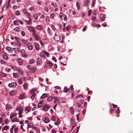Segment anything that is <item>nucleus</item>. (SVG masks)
I'll use <instances>...</instances> for the list:
<instances>
[{
    "mask_svg": "<svg viewBox=\"0 0 133 133\" xmlns=\"http://www.w3.org/2000/svg\"><path fill=\"white\" fill-rule=\"evenodd\" d=\"M74 122V120L73 118H71V125H73Z\"/></svg>",
    "mask_w": 133,
    "mask_h": 133,
    "instance_id": "45",
    "label": "nucleus"
},
{
    "mask_svg": "<svg viewBox=\"0 0 133 133\" xmlns=\"http://www.w3.org/2000/svg\"><path fill=\"white\" fill-rule=\"evenodd\" d=\"M30 110V106H28L26 108L25 110L28 111H29Z\"/></svg>",
    "mask_w": 133,
    "mask_h": 133,
    "instance_id": "30",
    "label": "nucleus"
},
{
    "mask_svg": "<svg viewBox=\"0 0 133 133\" xmlns=\"http://www.w3.org/2000/svg\"><path fill=\"white\" fill-rule=\"evenodd\" d=\"M76 6L78 10H79L80 8V5L78 1H77L76 2Z\"/></svg>",
    "mask_w": 133,
    "mask_h": 133,
    "instance_id": "22",
    "label": "nucleus"
},
{
    "mask_svg": "<svg viewBox=\"0 0 133 133\" xmlns=\"http://www.w3.org/2000/svg\"><path fill=\"white\" fill-rule=\"evenodd\" d=\"M0 75L1 77H6L7 75L6 74L2 72H0Z\"/></svg>",
    "mask_w": 133,
    "mask_h": 133,
    "instance_id": "12",
    "label": "nucleus"
},
{
    "mask_svg": "<svg viewBox=\"0 0 133 133\" xmlns=\"http://www.w3.org/2000/svg\"><path fill=\"white\" fill-rule=\"evenodd\" d=\"M17 62L18 64L20 65H22L23 63V61L21 59H18Z\"/></svg>",
    "mask_w": 133,
    "mask_h": 133,
    "instance_id": "8",
    "label": "nucleus"
},
{
    "mask_svg": "<svg viewBox=\"0 0 133 133\" xmlns=\"http://www.w3.org/2000/svg\"><path fill=\"white\" fill-rule=\"evenodd\" d=\"M21 106H19V107L18 108H17L16 109V110H18V111H20L21 110Z\"/></svg>",
    "mask_w": 133,
    "mask_h": 133,
    "instance_id": "47",
    "label": "nucleus"
},
{
    "mask_svg": "<svg viewBox=\"0 0 133 133\" xmlns=\"http://www.w3.org/2000/svg\"><path fill=\"white\" fill-rule=\"evenodd\" d=\"M36 96V94L35 93H34V94L33 95H32L30 97V98L31 99H33Z\"/></svg>",
    "mask_w": 133,
    "mask_h": 133,
    "instance_id": "40",
    "label": "nucleus"
},
{
    "mask_svg": "<svg viewBox=\"0 0 133 133\" xmlns=\"http://www.w3.org/2000/svg\"><path fill=\"white\" fill-rule=\"evenodd\" d=\"M33 17L36 19H37L38 18V15L37 14H36L35 15H34Z\"/></svg>",
    "mask_w": 133,
    "mask_h": 133,
    "instance_id": "53",
    "label": "nucleus"
},
{
    "mask_svg": "<svg viewBox=\"0 0 133 133\" xmlns=\"http://www.w3.org/2000/svg\"><path fill=\"white\" fill-rule=\"evenodd\" d=\"M47 63L48 64L49 66L50 67H51L53 66V65L52 63L49 61H47Z\"/></svg>",
    "mask_w": 133,
    "mask_h": 133,
    "instance_id": "36",
    "label": "nucleus"
},
{
    "mask_svg": "<svg viewBox=\"0 0 133 133\" xmlns=\"http://www.w3.org/2000/svg\"><path fill=\"white\" fill-rule=\"evenodd\" d=\"M6 49L9 52H12L13 51V50L10 47H7L6 48Z\"/></svg>",
    "mask_w": 133,
    "mask_h": 133,
    "instance_id": "9",
    "label": "nucleus"
},
{
    "mask_svg": "<svg viewBox=\"0 0 133 133\" xmlns=\"http://www.w3.org/2000/svg\"><path fill=\"white\" fill-rule=\"evenodd\" d=\"M34 44L35 47L36 49L37 50H39V47L38 44L36 43H34Z\"/></svg>",
    "mask_w": 133,
    "mask_h": 133,
    "instance_id": "7",
    "label": "nucleus"
},
{
    "mask_svg": "<svg viewBox=\"0 0 133 133\" xmlns=\"http://www.w3.org/2000/svg\"><path fill=\"white\" fill-rule=\"evenodd\" d=\"M54 98V97L53 96L51 97L48 98V101L49 102L51 101Z\"/></svg>",
    "mask_w": 133,
    "mask_h": 133,
    "instance_id": "35",
    "label": "nucleus"
},
{
    "mask_svg": "<svg viewBox=\"0 0 133 133\" xmlns=\"http://www.w3.org/2000/svg\"><path fill=\"white\" fill-rule=\"evenodd\" d=\"M13 76L15 78H18L19 77L18 74L16 73H14L13 74Z\"/></svg>",
    "mask_w": 133,
    "mask_h": 133,
    "instance_id": "21",
    "label": "nucleus"
},
{
    "mask_svg": "<svg viewBox=\"0 0 133 133\" xmlns=\"http://www.w3.org/2000/svg\"><path fill=\"white\" fill-rule=\"evenodd\" d=\"M71 28V26H68L66 27L65 29L67 31H68Z\"/></svg>",
    "mask_w": 133,
    "mask_h": 133,
    "instance_id": "38",
    "label": "nucleus"
},
{
    "mask_svg": "<svg viewBox=\"0 0 133 133\" xmlns=\"http://www.w3.org/2000/svg\"><path fill=\"white\" fill-rule=\"evenodd\" d=\"M89 2V0H85L84 1V5L86 6H87Z\"/></svg>",
    "mask_w": 133,
    "mask_h": 133,
    "instance_id": "10",
    "label": "nucleus"
},
{
    "mask_svg": "<svg viewBox=\"0 0 133 133\" xmlns=\"http://www.w3.org/2000/svg\"><path fill=\"white\" fill-rule=\"evenodd\" d=\"M119 107H118L117 108V110H116V112L118 114H119V112L120 111V110H119Z\"/></svg>",
    "mask_w": 133,
    "mask_h": 133,
    "instance_id": "49",
    "label": "nucleus"
},
{
    "mask_svg": "<svg viewBox=\"0 0 133 133\" xmlns=\"http://www.w3.org/2000/svg\"><path fill=\"white\" fill-rule=\"evenodd\" d=\"M60 121V119L59 118H58L57 121L56 122H55V124L56 125H58L59 124V123Z\"/></svg>",
    "mask_w": 133,
    "mask_h": 133,
    "instance_id": "28",
    "label": "nucleus"
},
{
    "mask_svg": "<svg viewBox=\"0 0 133 133\" xmlns=\"http://www.w3.org/2000/svg\"><path fill=\"white\" fill-rule=\"evenodd\" d=\"M14 30L15 31H17L18 32L20 31V30H19V28L18 27H17Z\"/></svg>",
    "mask_w": 133,
    "mask_h": 133,
    "instance_id": "52",
    "label": "nucleus"
},
{
    "mask_svg": "<svg viewBox=\"0 0 133 133\" xmlns=\"http://www.w3.org/2000/svg\"><path fill=\"white\" fill-rule=\"evenodd\" d=\"M2 57L3 58L7 60L8 59V57L6 55H3Z\"/></svg>",
    "mask_w": 133,
    "mask_h": 133,
    "instance_id": "32",
    "label": "nucleus"
},
{
    "mask_svg": "<svg viewBox=\"0 0 133 133\" xmlns=\"http://www.w3.org/2000/svg\"><path fill=\"white\" fill-rule=\"evenodd\" d=\"M15 38L17 42H20L21 41L20 39L18 37L15 36Z\"/></svg>",
    "mask_w": 133,
    "mask_h": 133,
    "instance_id": "18",
    "label": "nucleus"
},
{
    "mask_svg": "<svg viewBox=\"0 0 133 133\" xmlns=\"http://www.w3.org/2000/svg\"><path fill=\"white\" fill-rule=\"evenodd\" d=\"M49 118L48 117H46L45 118L44 122L45 123H48L49 122Z\"/></svg>",
    "mask_w": 133,
    "mask_h": 133,
    "instance_id": "24",
    "label": "nucleus"
},
{
    "mask_svg": "<svg viewBox=\"0 0 133 133\" xmlns=\"http://www.w3.org/2000/svg\"><path fill=\"white\" fill-rule=\"evenodd\" d=\"M43 52L44 53V54L47 56L48 57L49 55V54L48 52L45 51H43Z\"/></svg>",
    "mask_w": 133,
    "mask_h": 133,
    "instance_id": "57",
    "label": "nucleus"
},
{
    "mask_svg": "<svg viewBox=\"0 0 133 133\" xmlns=\"http://www.w3.org/2000/svg\"><path fill=\"white\" fill-rule=\"evenodd\" d=\"M105 15L102 14H100V18L101 19V21L103 22L105 20Z\"/></svg>",
    "mask_w": 133,
    "mask_h": 133,
    "instance_id": "4",
    "label": "nucleus"
},
{
    "mask_svg": "<svg viewBox=\"0 0 133 133\" xmlns=\"http://www.w3.org/2000/svg\"><path fill=\"white\" fill-rule=\"evenodd\" d=\"M52 120L53 121H56V117L54 115H53L51 117Z\"/></svg>",
    "mask_w": 133,
    "mask_h": 133,
    "instance_id": "37",
    "label": "nucleus"
},
{
    "mask_svg": "<svg viewBox=\"0 0 133 133\" xmlns=\"http://www.w3.org/2000/svg\"><path fill=\"white\" fill-rule=\"evenodd\" d=\"M23 125L22 124L21 125V127H20V128L23 131H25L24 129V128H23Z\"/></svg>",
    "mask_w": 133,
    "mask_h": 133,
    "instance_id": "55",
    "label": "nucleus"
},
{
    "mask_svg": "<svg viewBox=\"0 0 133 133\" xmlns=\"http://www.w3.org/2000/svg\"><path fill=\"white\" fill-rule=\"evenodd\" d=\"M22 110L20 111L19 112V117L21 118L22 116H23V115H22Z\"/></svg>",
    "mask_w": 133,
    "mask_h": 133,
    "instance_id": "25",
    "label": "nucleus"
},
{
    "mask_svg": "<svg viewBox=\"0 0 133 133\" xmlns=\"http://www.w3.org/2000/svg\"><path fill=\"white\" fill-rule=\"evenodd\" d=\"M16 94L15 91H10L9 93V94L10 95L13 96Z\"/></svg>",
    "mask_w": 133,
    "mask_h": 133,
    "instance_id": "13",
    "label": "nucleus"
},
{
    "mask_svg": "<svg viewBox=\"0 0 133 133\" xmlns=\"http://www.w3.org/2000/svg\"><path fill=\"white\" fill-rule=\"evenodd\" d=\"M17 118L15 117L12 120V122H16L17 121Z\"/></svg>",
    "mask_w": 133,
    "mask_h": 133,
    "instance_id": "43",
    "label": "nucleus"
},
{
    "mask_svg": "<svg viewBox=\"0 0 133 133\" xmlns=\"http://www.w3.org/2000/svg\"><path fill=\"white\" fill-rule=\"evenodd\" d=\"M14 50L15 51H18L19 50V49L18 48H14Z\"/></svg>",
    "mask_w": 133,
    "mask_h": 133,
    "instance_id": "63",
    "label": "nucleus"
},
{
    "mask_svg": "<svg viewBox=\"0 0 133 133\" xmlns=\"http://www.w3.org/2000/svg\"><path fill=\"white\" fill-rule=\"evenodd\" d=\"M70 110L71 112L72 113V114H74V108L73 107H71L70 108Z\"/></svg>",
    "mask_w": 133,
    "mask_h": 133,
    "instance_id": "34",
    "label": "nucleus"
},
{
    "mask_svg": "<svg viewBox=\"0 0 133 133\" xmlns=\"http://www.w3.org/2000/svg\"><path fill=\"white\" fill-rule=\"evenodd\" d=\"M21 35H22V36H24L25 35V33L23 31H21Z\"/></svg>",
    "mask_w": 133,
    "mask_h": 133,
    "instance_id": "58",
    "label": "nucleus"
},
{
    "mask_svg": "<svg viewBox=\"0 0 133 133\" xmlns=\"http://www.w3.org/2000/svg\"><path fill=\"white\" fill-rule=\"evenodd\" d=\"M18 82L20 85H21L22 84L23 82L22 78H20L18 79Z\"/></svg>",
    "mask_w": 133,
    "mask_h": 133,
    "instance_id": "16",
    "label": "nucleus"
},
{
    "mask_svg": "<svg viewBox=\"0 0 133 133\" xmlns=\"http://www.w3.org/2000/svg\"><path fill=\"white\" fill-rule=\"evenodd\" d=\"M15 15H19L20 14L18 11H17L15 13Z\"/></svg>",
    "mask_w": 133,
    "mask_h": 133,
    "instance_id": "51",
    "label": "nucleus"
},
{
    "mask_svg": "<svg viewBox=\"0 0 133 133\" xmlns=\"http://www.w3.org/2000/svg\"><path fill=\"white\" fill-rule=\"evenodd\" d=\"M10 1V0H9L8 1V2L7 4L6 5V6L5 7V8H6V9H7V8H8L9 6ZM6 10V9H5V10Z\"/></svg>",
    "mask_w": 133,
    "mask_h": 133,
    "instance_id": "39",
    "label": "nucleus"
},
{
    "mask_svg": "<svg viewBox=\"0 0 133 133\" xmlns=\"http://www.w3.org/2000/svg\"><path fill=\"white\" fill-rule=\"evenodd\" d=\"M37 64H40L42 62V61L41 59L39 58H38L37 59Z\"/></svg>",
    "mask_w": 133,
    "mask_h": 133,
    "instance_id": "14",
    "label": "nucleus"
},
{
    "mask_svg": "<svg viewBox=\"0 0 133 133\" xmlns=\"http://www.w3.org/2000/svg\"><path fill=\"white\" fill-rule=\"evenodd\" d=\"M11 109V106L10 104H7L5 107V109L8 111L9 110Z\"/></svg>",
    "mask_w": 133,
    "mask_h": 133,
    "instance_id": "5",
    "label": "nucleus"
},
{
    "mask_svg": "<svg viewBox=\"0 0 133 133\" xmlns=\"http://www.w3.org/2000/svg\"><path fill=\"white\" fill-rule=\"evenodd\" d=\"M24 97V95L23 94H21L19 96V98L20 99H22Z\"/></svg>",
    "mask_w": 133,
    "mask_h": 133,
    "instance_id": "23",
    "label": "nucleus"
},
{
    "mask_svg": "<svg viewBox=\"0 0 133 133\" xmlns=\"http://www.w3.org/2000/svg\"><path fill=\"white\" fill-rule=\"evenodd\" d=\"M17 85V83L15 82H13L9 84L8 85L10 88L14 87H16Z\"/></svg>",
    "mask_w": 133,
    "mask_h": 133,
    "instance_id": "2",
    "label": "nucleus"
},
{
    "mask_svg": "<svg viewBox=\"0 0 133 133\" xmlns=\"http://www.w3.org/2000/svg\"><path fill=\"white\" fill-rule=\"evenodd\" d=\"M36 69L35 68H33L31 69V70L32 72H34L36 71Z\"/></svg>",
    "mask_w": 133,
    "mask_h": 133,
    "instance_id": "48",
    "label": "nucleus"
},
{
    "mask_svg": "<svg viewBox=\"0 0 133 133\" xmlns=\"http://www.w3.org/2000/svg\"><path fill=\"white\" fill-rule=\"evenodd\" d=\"M37 29L39 30H41L42 29V26L41 25H38L37 26Z\"/></svg>",
    "mask_w": 133,
    "mask_h": 133,
    "instance_id": "31",
    "label": "nucleus"
},
{
    "mask_svg": "<svg viewBox=\"0 0 133 133\" xmlns=\"http://www.w3.org/2000/svg\"><path fill=\"white\" fill-rule=\"evenodd\" d=\"M55 101H54V103H55L56 102H57L58 101V99L57 98V97H55Z\"/></svg>",
    "mask_w": 133,
    "mask_h": 133,
    "instance_id": "60",
    "label": "nucleus"
},
{
    "mask_svg": "<svg viewBox=\"0 0 133 133\" xmlns=\"http://www.w3.org/2000/svg\"><path fill=\"white\" fill-rule=\"evenodd\" d=\"M96 0H92V3L91 4V5L92 6H94L95 5V3Z\"/></svg>",
    "mask_w": 133,
    "mask_h": 133,
    "instance_id": "42",
    "label": "nucleus"
},
{
    "mask_svg": "<svg viewBox=\"0 0 133 133\" xmlns=\"http://www.w3.org/2000/svg\"><path fill=\"white\" fill-rule=\"evenodd\" d=\"M64 90H63V91L64 92H68L69 90V88H67L66 87H65L64 88Z\"/></svg>",
    "mask_w": 133,
    "mask_h": 133,
    "instance_id": "17",
    "label": "nucleus"
},
{
    "mask_svg": "<svg viewBox=\"0 0 133 133\" xmlns=\"http://www.w3.org/2000/svg\"><path fill=\"white\" fill-rule=\"evenodd\" d=\"M9 128L8 126L6 125L4 126L2 129V130H6L7 129Z\"/></svg>",
    "mask_w": 133,
    "mask_h": 133,
    "instance_id": "29",
    "label": "nucleus"
},
{
    "mask_svg": "<svg viewBox=\"0 0 133 133\" xmlns=\"http://www.w3.org/2000/svg\"><path fill=\"white\" fill-rule=\"evenodd\" d=\"M27 46L28 49L30 50H31L32 49V46L29 43L27 44Z\"/></svg>",
    "mask_w": 133,
    "mask_h": 133,
    "instance_id": "20",
    "label": "nucleus"
},
{
    "mask_svg": "<svg viewBox=\"0 0 133 133\" xmlns=\"http://www.w3.org/2000/svg\"><path fill=\"white\" fill-rule=\"evenodd\" d=\"M32 123H29L28 125V128H30L31 127V126H32Z\"/></svg>",
    "mask_w": 133,
    "mask_h": 133,
    "instance_id": "50",
    "label": "nucleus"
},
{
    "mask_svg": "<svg viewBox=\"0 0 133 133\" xmlns=\"http://www.w3.org/2000/svg\"><path fill=\"white\" fill-rule=\"evenodd\" d=\"M22 41L24 44H26L27 42V41L26 40H24L23 39H22Z\"/></svg>",
    "mask_w": 133,
    "mask_h": 133,
    "instance_id": "41",
    "label": "nucleus"
},
{
    "mask_svg": "<svg viewBox=\"0 0 133 133\" xmlns=\"http://www.w3.org/2000/svg\"><path fill=\"white\" fill-rule=\"evenodd\" d=\"M54 39L56 41H58L60 39V37L59 35L55 34V35L54 37Z\"/></svg>",
    "mask_w": 133,
    "mask_h": 133,
    "instance_id": "3",
    "label": "nucleus"
},
{
    "mask_svg": "<svg viewBox=\"0 0 133 133\" xmlns=\"http://www.w3.org/2000/svg\"><path fill=\"white\" fill-rule=\"evenodd\" d=\"M47 97V95L46 94L44 93L43 94V95L41 96V98L43 99L44 98H45Z\"/></svg>",
    "mask_w": 133,
    "mask_h": 133,
    "instance_id": "26",
    "label": "nucleus"
},
{
    "mask_svg": "<svg viewBox=\"0 0 133 133\" xmlns=\"http://www.w3.org/2000/svg\"><path fill=\"white\" fill-rule=\"evenodd\" d=\"M55 15V14L54 13H51L50 14V17L51 18H52L54 17V16Z\"/></svg>",
    "mask_w": 133,
    "mask_h": 133,
    "instance_id": "54",
    "label": "nucleus"
},
{
    "mask_svg": "<svg viewBox=\"0 0 133 133\" xmlns=\"http://www.w3.org/2000/svg\"><path fill=\"white\" fill-rule=\"evenodd\" d=\"M63 17L64 20L65 21H66L67 19L66 16L65 15H64L63 16Z\"/></svg>",
    "mask_w": 133,
    "mask_h": 133,
    "instance_id": "64",
    "label": "nucleus"
},
{
    "mask_svg": "<svg viewBox=\"0 0 133 133\" xmlns=\"http://www.w3.org/2000/svg\"><path fill=\"white\" fill-rule=\"evenodd\" d=\"M17 43H15V44H16L17 45V46L18 47L20 46L21 45V44L20 43V42H17Z\"/></svg>",
    "mask_w": 133,
    "mask_h": 133,
    "instance_id": "56",
    "label": "nucleus"
},
{
    "mask_svg": "<svg viewBox=\"0 0 133 133\" xmlns=\"http://www.w3.org/2000/svg\"><path fill=\"white\" fill-rule=\"evenodd\" d=\"M16 113H11L10 115V117L11 119H12L13 117L16 116Z\"/></svg>",
    "mask_w": 133,
    "mask_h": 133,
    "instance_id": "6",
    "label": "nucleus"
},
{
    "mask_svg": "<svg viewBox=\"0 0 133 133\" xmlns=\"http://www.w3.org/2000/svg\"><path fill=\"white\" fill-rule=\"evenodd\" d=\"M34 36L35 39L37 40H39L40 39V37L38 36L36 34H34Z\"/></svg>",
    "mask_w": 133,
    "mask_h": 133,
    "instance_id": "19",
    "label": "nucleus"
},
{
    "mask_svg": "<svg viewBox=\"0 0 133 133\" xmlns=\"http://www.w3.org/2000/svg\"><path fill=\"white\" fill-rule=\"evenodd\" d=\"M28 28L29 30L31 32H34V30L33 29V28L31 27L30 26H28Z\"/></svg>",
    "mask_w": 133,
    "mask_h": 133,
    "instance_id": "11",
    "label": "nucleus"
},
{
    "mask_svg": "<svg viewBox=\"0 0 133 133\" xmlns=\"http://www.w3.org/2000/svg\"><path fill=\"white\" fill-rule=\"evenodd\" d=\"M18 71L20 74H23V72L21 70V69H18Z\"/></svg>",
    "mask_w": 133,
    "mask_h": 133,
    "instance_id": "44",
    "label": "nucleus"
},
{
    "mask_svg": "<svg viewBox=\"0 0 133 133\" xmlns=\"http://www.w3.org/2000/svg\"><path fill=\"white\" fill-rule=\"evenodd\" d=\"M35 61V60L33 59H32L29 60V64H32L34 63Z\"/></svg>",
    "mask_w": 133,
    "mask_h": 133,
    "instance_id": "15",
    "label": "nucleus"
},
{
    "mask_svg": "<svg viewBox=\"0 0 133 133\" xmlns=\"http://www.w3.org/2000/svg\"><path fill=\"white\" fill-rule=\"evenodd\" d=\"M0 62L1 64H5V62L4 60L3 59H1L0 61Z\"/></svg>",
    "mask_w": 133,
    "mask_h": 133,
    "instance_id": "59",
    "label": "nucleus"
},
{
    "mask_svg": "<svg viewBox=\"0 0 133 133\" xmlns=\"http://www.w3.org/2000/svg\"><path fill=\"white\" fill-rule=\"evenodd\" d=\"M91 14V11L90 10L88 11V15L90 16Z\"/></svg>",
    "mask_w": 133,
    "mask_h": 133,
    "instance_id": "62",
    "label": "nucleus"
},
{
    "mask_svg": "<svg viewBox=\"0 0 133 133\" xmlns=\"http://www.w3.org/2000/svg\"><path fill=\"white\" fill-rule=\"evenodd\" d=\"M18 128H15L14 129L15 133H17V132Z\"/></svg>",
    "mask_w": 133,
    "mask_h": 133,
    "instance_id": "61",
    "label": "nucleus"
},
{
    "mask_svg": "<svg viewBox=\"0 0 133 133\" xmlns=\"http://www.w3.org/2000/svg\"><path fill=\"white\" fill-rule=\"evenodd\" d=\"M18 21H17V20H16L14 22V24L16 25H18L19 24L18 23Z\"/></svg>",
    "mask_w": 133,
    "mask_h": 133,
    "instance_id": "33",
    "label": "nucleus"
},
{
    "mask_svg": "<svg viewBox=\"0 0 133 133\" xmlns=\"http://www.w3.org/2000/svg\"><path fill=\"white\" fill-rule=\"evenodd\" d=\"M81 97H82V98H83V96L82 95H80L77 96L76 97V98H81Z\"/></svg>",
    "mask_w": 133,
    "mask_h": 133,
    "instance_id": "46",
    "label": "nucleus"
},
{
    "mask_svg": "<svg viewBox=\"0 0 133 133\" xmlns=\"http://www.w3.org/2000/svg\"><path fill=\"white\" fill-rule=\"evenodd\" d=\"M23 87L25 89H27L28 88V84L27 83H25L23 85Z\"/></svg>",
    "mask_w": 133,
    "mask_h": 133,
    "instance_id": "27",
    "label": "nucleus"
},
{
    "mask_svg": "<svg viewBox=\"0 0 133 133\" xmlns=\"http://www.w3.org/2000/svg\"><path fill=\"white\" fill-rule=\"evenodd\" d=\"M50 108L49 105L48 104H44L42 107L43 110L45 111H47Z\"/></svg>",
    "mask_w": 133,
    "mask_h": 133,
    "instance_id": "1",
    "label": "nucleus"
}]
</instances>
